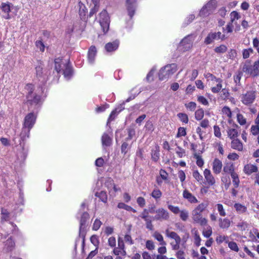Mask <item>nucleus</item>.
Segmentation results:
<instances>
[{
	"instance_id": "1",
	"label": "nucleus",
	"mask_w": 259,
	"mask_h": 259,
	"mask_svg": "<svg viewBox=\"0 0 259 259\" xmlns=\"http://www.w3.org/2000/svg\"><path fill=\"white\" fill-rule=\"evenodd\" d=\"M26 87L28 92L26 96V103L30 106H36L40 104L41 103V97L40 95H39L34 92V85L31 83H28L27 84Z\"/></svg>"
},
{
	"instance_id": "2",
	"label": "nucleus",
	"mask_w": 259,
	"mask_h": 259,
	"mask_svg": "<svg viewBox=\"0 0 259 259\" xmlns=\"http://www.w3.org/2000/svg\"><path fill=\"white\" fill-rule=\"evenodd\" d=\"M110 17L106 10L104 9L99 13V23L104 33L109 30Z\"/></svg>"
},
{
	"instance_id": "3",
	"label": "nucleus",
	"mask_w": 259,
	"mask_h": 259,
	"mask_svg": "<svg viewBox=\"0 0 259 259\" xmlns=\"http://www.w3.org/2000/svg\"><path fill=\"white\" fill-rule=\"evenodd\" d=\"M167 237L174 239V242H170V244L172 250H178L180 247L181 238L180 236L175 232L171 231L169 229H166L165 232Z\"/></svg>"
},
{
	"instance_id": "4",
	"label": "nucleus",
	"mask_w": 259,
	"mask_h": 259,
	"mask_svg": "<svg viewBox=\"0 0 259 259\" xmlns=\"http://www.w3.org/2000/svg\"><path fill=\"white\" fill-rule=\"evenodd\" d=\"M217 3L215 0H210L201 9L199 15L204 17L209 15L216 8Z\"/></svg>"
},
{
	"instance_id": "5",
	"label": "nucleus",
	"mask_w": 259,
	"mask_h": 259,
	"mask_svg": "<svg viewBox=\"0 0 259 259\" xmlns=\"http://www.w3.org/2000/svg\"><path fill=\"white\" fill-rule=\"evenodd\" d=\"M256 98V92L253 90L246 91L243 94L241 97V102L246 106L250 105L255 101Z\"/></svg>"
},
{
	"instance_id": "6",
	"label": "nucleus",
	"mask_w": 259,
	"mask_h": 259,
	"mask_svg": "<svg viewBox=\"0 0 259 259\" xmlns=\"http://www.w3.org/2000/svg\"><path fill=\"white\" fill-rule=\"evenodd\" d=\"M36 116L33 112L27 114L24 118L23 123V128H27V132L29 134L30 130L33 127L35 123Z\"/></svg>"
},
{
	"instance_id": "7",
	"label": "nucleus",
	"mask_w": 259,
	"mask_h": 259,
	"mask_svg": "<svg viewBox=\"0 0 259 259\" xmlns=\"http://www.w3.org/2000/svg\"><path fill=\"white\" fill-rule=\"evenodd\" d=\"M189 35L185 37L180 42L178 46L179 51L185 52L189 50L192 47V40L190 39Z\"/></svg>"
},
{
	"instance_id": "8",
	"label": "nucleus",
	"mask_w": 259,
	"mask_h": 259,
	"mask_svg": "<svg viewBox=\"0 0 259 259\" xmlns=\"http://www.w3.org/2000/svg\"><path fill=\"white\" fill-rule=\"evenodd\" d=\"M155 213L156 214L154 218L156 221H167L169 218L168 212L162 207L156 209Z\"/></svg>"
},
{
	"instance_id": "9",
	"label": "nucleus",
	"mask_w": 259,
	"mask_h": 259,
	"mask_svg": "<svg viewBox=\"0 0 259 259\" xmlns=\"http://www.w3.org/2000/svg\"><path fill=\"white\" fill-rule=\"evenodd\" d=\"M205 182L204 184L208 186H214L216 183L214 177L209 169L205 168L203 171Z\"/></svg>"
},
{
	"instance_id": "10",
	"label": "nucleus",
	"mask_w": 259,
	"mask_h": 259,
	"mask_svg": "<svg viewBox=\"0 0 259 259\" xmlns=\"http://www.w3.org/2000/svg\"><path fill=\"white\" fill-rule=\"evenodd\" d=\"M192 218L194 223L198 224L201 226L207 225V220L203 218L202 214L200 212L193 210Z\"/></svg>"
},
{
	"instance_id": "11",
	"label": "nucleus",
	"mask_w": 259,
	"mask_h": 259,
	"mask_svg": "<svg viewBox=\"0 0 259 259\" xmlns=\"http://www.w3.org/2000/svg\"><path fill=\"white\" fill-rule=\"evenodd\" d=\"M136 0H126V6L128 12V15L131 19H132L135 15L136 7Z\"/></svg>"
},
{
	"instance_id": "12",
	"label": "nucleus",
	"mask_w": 259,
	"mask_h": 259,
	"mask_svg": "<svg viewBox=\"0 0 259 259\" xmlns=\"http://www.w3.org/2000/svg\"><path fill=\"white\" fill-rule=\"evenodd\" d=\"M89 218L88 212H84L82 213L79 221V232L86 231V224Z\"/></svg>"
},
{
	"instance_id": "13",
	"label": "nucleus",
	"mask_w": 259,
	"mask_h": 259,
	"mask_svg": "<svg viewBox=\"0 0 259 259\" xmlns=\"http://www.w3.org/2000/svg\"><path fill=\"white\" fill-rule=\"evenodd\" d=\"M79 15L80 19L83 21H87L89 17H88V9L82 2L79 1L78 2Z\"/></svg>"
},
{
	"instance_id": "14",
	"label": "nucleus",
	"mask_w": 259,
	"mask_h": 259,
	"mask_svg": "<svg viewBox=\"0 0 259 259\" xmlns=\"http://www.w3.org/2000/svg\"><path fill=\"white\" fill-rule=\"evenodd\" d=\"M55 69L58 73H61L67 62H64L62 58L59 57L54 60Z\"/></svg>"
},
{
	"instance_id": "15",
	"label": "nucleus",
	"mask_w": 259,
	"mask_h": 259,
	"mask_svg": "<svg viewBox=\"0 0 259 259\" xmlns=\"http://www.w3.org/2000/svg\"><path fill=\"white\" fill-rule=\"evenodd\" d=\"M0 9L4 13L3 18L5 19L8 20L11 18L10 13L11 12V7L9 3H2L0 6Z\"/></svg>"
},
{
	"instance_id": "16",
	"label": "nucleus",
	"mask_w": 259,
	"mask_h": 259,
	"mask_svg": "<svg viewBox=\"0 0 259 259\" xmlns=\"http://www.w3.org/2000/svg\"><path fill=\"white\" fill-rule=\"evenodd\" d=\"M97 53V49L95 46H91L88 52V60L90 63H94Z\"/></svg>"
},
{
	"instance_id": "17",
	"label": "nucleus",
	"mask_w": 259,
	"mask_h": 259,
	"mask_svg": "<svg viewBox=\"0 0 259 259\" xmlns=\"http://www.w3.org/2000/svg\"><path fill=\"white\" fill-rule=\"evenodd\" d=\"M105 186L110 192L111 190L113 189L115 192L120 190V188H117L116 185L114 182V180L111 178H108L107 179L105 182Z\"/></svg>"
},
{
	"instance_id": "18",
	"label": "nucleus",
	"mask_w": 259,
	"mask_h": 259,
	"mask_svg": "<svg viewBox=\"0 0 259 259\" xmlns=\"http://www.w3.org/2000/svg\"><path fill=\"white\" fill-rule=\"evenodd\" d=\"M237 128H239V126L237 124L234 123L233 124V127L230 128L227 130V135L230 139L233 140L238 137V133L237 130Z\"/></svg>"
},
{
	"instance_id": "19",
	"label": "nucleus",
	"mask_w": 259,
	"mask_h": 259,
	"mask_svg": "<svg viewBox=\"0 0 259 259\" xmlns=\"http://www.w3.org/2000/svg\"><path fill=\"white\" fill-rule=\"evenodd\" d=\"M243 170L245 174L250 175L253 172H257L258 171V167L254 164H246L244 166Z\"/></svg>"
},
{
	"instance_id": "20",
	"label": "nucleus",
	"mask_w": 259,
	"mask_h": 259,
	"mask_svg": "<svg viewBox=\"0 0 259 259\" xmlns=\"http://www.w3.org/2000/svg\"><path fill=\"white\" fill-rule=\"evenodd\" d=\"M222 162L218 158H215L212 162V170L215 174H219L222 170Z\"/></svg>"
},
{
	"instance_id": "21",
	"label": "nucleus",
	"mask_w": 259,
	"mask_h": 259,
	"mask_svg": "<svg viewBox=\"0 0 259 259\" xmlns=\"http://www.w3.org/2000/svg\"><path fill=\"white\" fill-rule=\"evenodd\" d=\"M119 41L116 40L112 42L107 43L105 46V49L107 52H112L116 51L119 47Z\"/></svg>"
},
{
	"instance_id": "22",
	"label": "nucleus",
	"mask_w": 259,
	"mask_h": 259,
	"mask_svg": "<svg viewBox=\"0 0 259 259\" xmlns=\"http://www.w3.org/2000/svg\"><path fill=\"white\" fill-rule=\"evenodd\" d=\"M231 147L233 149L238 151H242L243 150V143L237 138L232 140L231 142Z\"/></svg>"
},
{
	"instance_id": "23",
	"label": "nucleus",
	"mask_w": 259,
	"mask_h": 259,
	"mask_svg": "<svg viewBox=\"0 0 259 259\" xmlns=\"http://www.w3.org/2000/svg\"><path fill=\"white\" fill-rule=\"evenodd\" d=\"M160 147L158 144H155L154 147L151 150V159L154 162H157L160 157Z\"/></svg>"
},
{
	"instance_id": "24",
	"label": "nucleus",
	"mask_w": 259,
	"mask_h": 259,
	"mask_svg": "<svg viewBox=\"0 0 259 259\" xmlns=\"http://www.w3.org/2000/svg\"><path fill=\"white\" fill-rule=\"evenodd\" d=\"M183 196L184 198L186 199L191 203H196L198 202V200L196 197L186 189L183 191Z\"/></svg>"
},
{
	"instance_id": "25",
	"label": "nucleus",
	"mask_w": 259,
	"mask_h": 259,
	"mask_svg": "<svg viewBox=\"0 0 259 259\" xmlns=\"http://www.w3.org/2000/svg\"><path fill=\"white\" fill-rule=\"evenodd\" d=\"M231 222L227 218H219V226L221 229H228L231 226Z\"/></svg>"
},
{
	"instance_id": "26",
	"label": "nucleus",
	"mask_w": 259,
	"mask_h": 259,
	"mask_svg": "<svg viewBox=\"0 0 259 259\" xmlns=\"http://www.w3.org/2000/svg\"><path fill=\"white\" fill-rule=\"evenodd\" d=\"M222 112L228 118V122L231 123L233 122V119L232 112L231 109L228 106H225L222 108Z\"/></svg>"
},
{
	"instance_id": "27",
	"label": "nucleus",
	"mask_w": 259,
	"mask_h": 259,
	"mask_svg": "<svg viewBox=\"0 0 259 259\" xmlns=\"http://www.w3.org/2000/svg\"><path fill=\"white\" fill-rule=\"evenodd\" d=\"M64 75L65 77L70 78L73 74V69L70 63L68 62L66 65L63 68V70L61 72Z\"/></svg>"
},
{
	"instance_id": "28",
	"label": "nucleus",
	"mask_w": 259,
	"mask_h": 259,
	"mask_svg": "<svg viewBox=\"0 0 259 259\" xmlns=\"http://www.w3.org/2000/svg\"><path fill=\"white\" fill-rule=\"evenodd\" d=\"M102 144L103 146H110L112 143V138L107 133H104L101 138Z\"/></svg>"
},
{
	"instance_id": "29",
	"label": "nucleus",
	"mask_w": 259,
	"mask_h": 259,
	"mask_svg": "<svg viewBox=\"0 0 259 259\" xmlns=\"http://www.w3.org/2000/svg\"><path fill=\"white\" fill-rule=\"evenodd\" d=\"M1 222L4 223L5 222H7L9 221L10 217V213L8 211V210L4 207L1 208Z\"/></svg>"
},
{
	"instance_id": "30",
	"label": "nucleus",
	"mask_w": 259,
	"mask_h": 259,
	"mask_svg": "<svg viewBox=\"0 0 259 259\" xmlns=\"http://www.w3.org/2000/svg\"><path fill=\"white\" fill-rule=\"evenodd\" d=\"M158 77L159 80H160L167 79L170 77L169 75L167 72V70L166 69H165V66L161 68V69L159 70Z\"/></svg>"
},
{
	"instance_id": "31",
	"label": "nucleus",
	"mask_w": 259,
	"mask_h": 259,
	"mask_svg": "<svg viewBox=\"0 0 259 259\" xmlns=\"http://www.w3.org/2000/svg\"><path fill=\"white\" fill-rule=\"evenodd\" d=\"M112 252L116 256H125L126 254L125 248L118 247H114Z\"/></svg>"
},
{
	"instance_id": "32",
	"label": "nucleus",
	"mask_w": 259,
	"mask_h": 259,
	"mask_svg": "<svg viewBox=\"0 0 259 259\" xmlns=\"http://www.w3.org/2000/svg\"><path fill=\"white\" fill-rule=\"evenodd\" d=\"M44 64L41 62H38L35 67L36 75L38 78L42 77Z\"/></svg>"
},
{
	"instance_id": "33",
	"label": "nucleus",
	"mask_w": 259,
	"mask_h": 259,
	"mask_svg": "<svg viewBox=\"0 0 259 259\" xmlns=\"http://www.w3.org/2000/svg\"><path fill=\"white\" fill-rule=\"evenodd\" d=\"M165 69H166L170 76L174 73H175L177 70V65L175 64H171L165 65Z\"/></svg>"
},
{
	"instance_id": "34",
	"label": "nucleus",
	"mask_w": 259,
	"mask_h": 259,
	"mask_svg": "<svg viewBox=\"0 0 259 259\" xmlns=\"http://www.w3.org/2000/svg\"><path fill=\"white\" fill-rule=\"evenodd\" d=\"M215 39H217L216 35L213 32H210L204 39V42L206 45L211 44Z\"/></svg>"
},
{
	"instance_id": "35",
	"label": "nucleus",
	"mask_w": 259,
	"mask_h": 259,
	"mask_svg": "<svg viewBox=\"0 0 259 259\" xmlns=\"http://www.w3.org/2000/svg\"><path fill=\"white\" fill-rule=\"evenodd\" d=\"M153 236L155 239H156L159 242L160 245H166V243L164 240L162 235L160 233L158 232H155Z\"/></svg>"
},
{
	"instance_id": "36",
	"label": "nucleus",
	"mask_w": 259,
	"mask_h": 259,
	"mask_svg": "<svg viewBox=\"0 0 259 259\" xmlns=\"http://www.w3.org/2000/svg\"><path fill=\"white\" fill-rule=\"evenodd\" d=\"M151 196L156 200L159 199L162 196V192L157 187L152 191Z\"/></svg>"
},
{
	"instance_id": "37",
	"label": "nucleus",
	"mask_w": 259,
	"mask_h": 259,
	"mask_svg": "<svg viewBox=\"0 0 259 259\" xmlns=\"http://www.w3.org/2000/svg\"><path fill=\"white\" fill-rule=\"evenodd\" d=\"M96 197L99 198V199L104 203H107V195L105 191H101L100 192H97L95 194Z\"/></svg>"
},
{
	"instance_id": "38",
	"label": "nucleus",
	"mask_w": 259,
	"mask_h": 259,
	"mask_svg": "<svg viewBox=\"0 0 259 259\" xmlns=\"http://www.w3.org/2000/svg\"><path fill=\"white\" fill-rule=\"evenodd\" d=\"M223 171L227 174H230L231 175L233 173H235L234 171V167L233 164L227 163L223 167Z\"/></svg>"
},
{
	"instance_id": "39",
	"label": "nucleus",
	"mask_w": 259,
	"mask_h": 259,
	"mask_svg": "<svg viewBox=\"0 0 259 259\" xmlns=\"http://www.w3.org/2000/svg\"><path fill=\"white\" fill-rule=\"evenodd\" d=\"M234 207L239 213H244L247 210V207L239 203H235L234 205Z\"/></svg>"
},
{
	"instance_id": "40",
	"label": "nucleus",
	"mask_w": 259,
	"mask_h": 259,
	"mask_svg": "<svg viewBox=\"0 0 259 259\" xmlns=\"http://www.w3.org/2000/svg\"><path fill=\"white\" fill-rule=\"evenodd\" d=\"M208 205V204L207 202H202L198 204L193 210L202 213V212L204 211L206 209Z\"/></svg>"
},
{
	"instance_id": "41",
	"label": "nucleus",
	"mask_w": 259,
	"mask_h": 259,
	"mask_svg": "<svg viewBox=\"0 0 259 259\" xmlns=\"http://www.w3.org/2000/svg\"><path fill=\"white\" fill-rule=\"evenodd\" d=\"M204 112L202 108H199L195 112V118L197 120H201L204 117Z\"/></svg>"
},
{
	"instance_id": "42",
	"label": "nucleus",
	"mask_w": 259,
	"mask_h": 259,
	"mask_svg": "<svg viewBox=\"0 0 259 259\" xmlns=\"http://www.w3.org/2000/svg\"><path fill=\"white\" fill-rule=\"evenodd\" d=\"M194 157L196 159V164L199 167H202L204 165V160L202 156L196 152L194 153Z\"/></svg>"
},
{
	"instance_id": "43",
	"label": "nucleus",
	"mask_w": 259,
	"mask_h": 259,
	"mask_svg": "<svg viewBox=\"0 0 259 259\" xmlns=\"http://www.w3.org/2000/svg\"><path fill=\"white\" fill-rule=\"evenodd\" d=\"M177 117L180 121L184 123L187 124L189 122L188 116L186 113H179L177 114Z\"/></svg>"
},
{
	"instance_id": "44",
	"label": "nucleus",
	"mask_w": 259,
	"mask_h": 259,
	"mask_svg": "<svg viewBox=\"0 0 259 259\" xmlns=\"http://www.w3.org/2000/svg\"><path fill=\"white\" fill-rule=\"evenodd\" d=\"M204 77L207 80H210L211 81H215L216 82H222L223 80L220 78H217L215 76L210 73H207L204 74Z\"/></svg>"
},
{
	"instance_id": "45",
	"label": "nucleus",
	"mask_w": 259,
	"mask_h": 259,
	"mask_svg": "<svg viewBox=\"0 0 259 259\" xmlns=\"http://www.w3.org/2000/svg\"><path fill=\"white\" fill-rule=\"evenodd\" d=\"M231 176L233 180L232 182L235 188H238L240 184V180L238 174L236 172L233 173Z\"/></svg>"
},
{
	"instance_id": "46",
	"label": "nucleus",
	"mask_w": 259,
	"mask_h": 259,
	"mask_svg": "<svg viewBox=\"0 0 259 259\" xmlns=\"http://www.w3.org/2000/svg\"><path fill=\"white\" fill-rule=\"evenodd\" d=\"M215 207L218 211V212L220 216L225 217L227 214L226 210L221 203H218L215 205Z\"/></svg>"
},
{
	"instance_id": "47",
	"label": "nucleus",
	"mask_w": 259,
	"mask_h": 259,
	"mask_svg": "<svg viewBox=\"0 0 259 259\" xmlns=\"http://www.w3.org/2000/svg\"><path fill=\"white\" fill-rule=\"evenodd\" d=\"M254 52L253 50L251 48L245 49L242 50V57L243 59H248L251 54Z\"/></svg>"
},
{
	"instance_id": "48",
	"label": "nucleus",
	"mask_w": 259,
	"mask_h": 259,
	"mask_svg": "<svg viewBox=\"0 0 259 259\" xmlns=\"http://www.w3.org/2000/svg\"><path fill=\"white\" fill-rule=\"evenodd\" d=\"M90 241L96 248H98L100 242L99 237L97 235H93L90 238Z\"/></svg>"
},
{
	"instance_id": "49",
	"label": "nucleus",
	"mask_w": 259,
	"mask_h": 259,
	"mask_svg": "<svg viewBox=\"0 0 259 259\" xmlns=\"http://www.w3.org/2000/svg\"><path fill=\"white\" fill-rule=\"evenodd\" d=\"M237 121L241 125H244L246 123V119L239 112L237 114Z\"/></svg>"
},
{
	"instance_id": "50",
	"label": "nucleus",
	"mask_w": 259,
	"mask_h": 259,
	"mask_svg": "<svg viewBox=\"0 0 259 259\" xmlns=\"http://www.w3.org/2000/svg\"><path fill=\"white\" fill-rule=\"evenodd\" d=\"M243 75V71H238L237 72L235 75H234V82L236 84L240 85V79Z\"/></svg>"
},
{
	"instance_id": "51",
	"label": "nucleus",
	"mask_w": 259,
	"mask_h": 259,
	"mask_svg": "<svg viewBox=\"0 0 259 259\" xmlns=\"http://www.w3.org/2000/svg\"><path fill=\"white\" fill-rule=\"evenodd\" d=\"M230 93L228 89L225 88L222 90L220 94V97L223 100H227L229 99Z\"/></svg>"
},
{
	"instance_id": "52",
	"label": "nucleus",
	"mask_w": 259,
	"mask_h": 259,
	"mask_svg": "<svg viewBox=\"0 0 259 259\" xmlns=\"http://www.w3.org/2000/svg\"><path fill=\"white\" fill-rule=\"evenodd\" d=\"M185 107L191 112H193L196 108V104L194 102H190L185 104Z\"/></svg>"
},
{
	"instance_id": "53",
	"label": "nucleus",
	"mask_w": 259,
	"mask_h": 259,
	"mask_svg": "<svg viewBox=\"0 0 259 259\" xmlns=\"http://www.w3.org/2000/svg\"><path fill=\"white\" fill-rule=\"evenodd\" d=\"M193 178L198 182H200L203 180L202 176L199 173L198 170H194L192 172Z\"/></svg>"
},
{
	"instance_id": "54",
	"label": "nucleus",
	"mask_w": 259,
	"mask_h": 259,
	"mask_svg": "<svg viewBox=\"0 0 259 259\" xmlns=\"http://www.w3.org/2000/svg\"><path fill=\"white\" fill-rule=\"evenodd\" d=\"M131 148V146H130L128 143L126 142H123L121 146V153L125 155L128 150Z\"/></svg>"
},
{
	"instance_id": "55",
	"label": "nucleus",
	"mask_w": 259,
	"mask_h": 259,
	"mask_svg": "<svg viewBox=\"0 0 259 259\" xmlns=\"http://www.w3.org/2000/svg\"><path fill=\"white\" fill-rule=\"evenodd\" d=\"M215 241L218 244L222 243L223 242H228V237L225 235H219L216 238Z\"/></svg>"
},
{
	"instance_id": "56",
	"label": "nucleus",
	"mask_w": 259,
	"mask_h": 259,
	"mask_svg": "<svg viewBox=\"0 0 259 259\" xmlns=\"http://www.w3.org/2000/svg\"><path fill=\"white\" fill-rule=\"evenodd\" d=\"M179 213L181 219L183 221H186L189 217L188 211L186 209H184L181 210Z\"/></svg>"
},
{
	"instance_id": "57",
	"label": "nucleus",
	"mask_w": 259,
	"mask_h": 259,
	"mask_svg": "<svg viewBox=\"0 0 259 259\" xmlns=\"http://www.w3.org/2000/svg\"><path fill=\"white\" fill-rule=\"evenodd\" d=\"M212 228L210 226H207L206 228L203 231L202 234L206 238H209L212 234Z\"/></svg>"
},
{
	"instance_id": "58",
	"label": "nucleus",
	"mask_w": 259,
	"mask_h": 259,
	"mask_svg": "<svg viewBox=\"0 0 259 259\" xmlns=\"http://www.w3.org/2000/svg\"><path fill=\"white\" fill-rule=\"evenodd\" d=\"M227 50V47L224 45H221L214 49V51L217 53H224Z\"/></svg>"
},
{
	"instance_id": "59",
	"label": "nucleus",
	"mask_w": 259,
	"mask_h": 259,
	"mask_svg": "<svg viewBox=\"0 0 259 259\" xmlns=\"http://www.w3.org/2000/svg\"><path fill=\"white\" fill-rule=\"evenodd\" d=\"M218 83L215 87H212L211 92L214 94L218 93L222 88V82H217Z\"/></svg>"
},
{
	"instance_id": "60",
	"label": "nucleus",
	"mask_w": 259,
	"mask_h": 259,
	"mask_svg": "<svg viewBox=\"0 0 259 259\" xmlns=\"http://www.w3.org/2000/svg\"><path fill=\"white\" fill-rule=\"evenodd\" d=\"M5 245L10 249H12L14 247L15 243L12 238L11 237L7 240Z\"/></svg>"
},
{
	"instance_id": "61",
	"label": "nucleus",
	"mask_w": 259,
	"mask_h": 259,
	"mask_svg": "<svg viewBox=\"0 0 259 259\" xmlns=\"http://www.w3.org/2000/svg\"><path fill=\"white\" fill-rule=\"evenodd\" d=\"M187 134L186 128L184 127H180L178 128L176 137L179 138L182 136H185Z\"/></svg>"
},
{
	"instance_id": "62",
	"label": "nucleus",
	"mask_w": 259,
	"mask_h": 259,
	"mask_svg": "<svg viewBox=\"0 0 259 259\" xmlns=\"http://www.w3.org/2000/svg\"><path fill=\"white\" fill-rule=\"evenodd\" d=\"M102 224V223L101 222V221L98 219H96L93 223L92 229L94 231L98 230Z\"/></svg>"
},
{
	"instance_id": "63",
	"label": "nucleus",
	"mask_w": 259,
	"mask_h": 259,
	"mask_svg": "<svg viewBox=\"0 0 259 259\" xmlns=\"http://www.w3.org/2000/svg\"><path fill=\"white\" fill-rule=\"evenodd\" d=\"M228 243V247L232 250L238 252L239 251V248L238 247V245L237 243L235 242L234 241H230L227 242Z\"/></svg>"
},
{
	"instance_id": "64",
	"label": "nucleus",
	"mask_w": 259,
	"mask_h": 259,
	"mask_svg": "<svg viewBox=\"0 0 259 259\" xmlns=\"http://www.w3.org/2000/svg\"><path fill=\"white\" fill-rule=\"evenodd\" d=\"M251 133L253 136L259 135V125H252L251 127Z\"/></svg>"
}]
</instances>
